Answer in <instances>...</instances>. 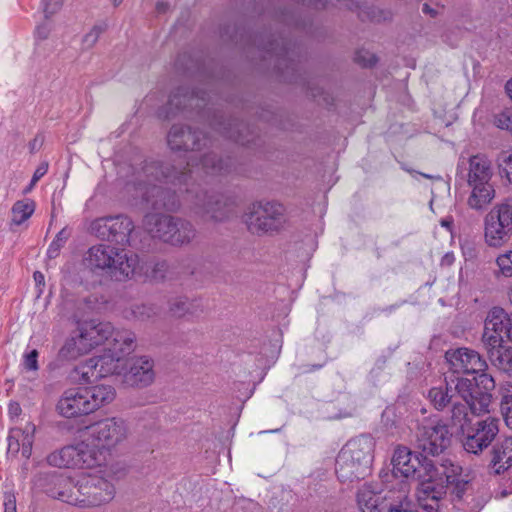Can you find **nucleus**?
<instances>
[{
    "instance_id": "1",
    "label": "nucleus",
    "mask_w": 512,
    "mask_h": 512,
    "mask_svg": "<svg viewBox=\"0 0 512 512\" xmlns=\"http://www.w3.org/2000/svg\"><path fill=\"white\" fill-rule=\"evenodd\" d=\"M230 171V160L218 159L214 154L205 155L200 163L193 164L188 161L183 168L151 161L142 168L137 186L143 191V198L152 209L177 211L180 201L176 192L163 184L185 185L194 212L202 218L222 222L232 214L231 201L220 193L195 192L194 195L192 186L203 175H224Z\"/></svg>"
},
{
    "instance_id": "2",
    "label": "nucleus",
    "mask_w": 512,
    "mask_h": 512,
    "mask_svg": "<svg viewBox=\"0 0 512 512\" xmlns=\"http://www.w3.org/2000/svg\"><path fill=\"white\" fill-rule=\"evenodd\" d=\"M391 462L393 466L391 485L397 487L398 482H405L398 480V477L417 480L418 503L426 512H436L438 509L437 501L444 493L441 476L450 473L446 477L452 479L455 471L458 470L449 459L436 463L422 453L420 455L413 454L405 446L395 448Z\"/></svg>"
},
{
    "instance_id": "3",
    "label": "nucleus",
    "mask_w": 512,
    "mask_h": 512,
    "mask_svg": "<svg viewBox=\"0 0 512 512\" xmlns=\"http://www.w3.org/2000/svg\"><path fill=\"white\" fill-rule=\"evenodd\" d=\"M495 387L496 381L491 374H481L475 379V383L468 378H457L455 390L464 403L458 401L452 403L451 425L460 432L467 431L472 424L467 408L475 416L489 413L492 402L491 392Z\"/></svg>"
},
{
    "instance_id": "4",
    "label": "nucleus",
    "mask_w": 512,
    "mask_h": 512,
    "mask_svg": "<svg viewBox=\"0 0 512 512\" xmlns=\"http://www.w3.org/2000/svg\"><path fill=\"white\" fill-rule=\"evenodd\" d=\"M374 440L368 435L349 440L336 458V474L341 482H353L370 474Z\"/></svg>"
},
{
    "instance_id": "5",
    "label": "nucleus",
    "mask_w": 512,
    "mask_h": 512,
    "mask_svg": "<svg viewBox=\"0 0 512 512\" xmlns=\"http://www.w3.org/2000/svg\"><path fill=\"white\" fill-rule=\"evenodd\" d=\"M85 263L92 270L105 271L116 280L122 281L135 274L139 258L134 253L99 244L88 250Z\"/></svg>"
},
{
    "instance_id": "6",
    "label": "nucleus",
    "mask_w": 512,
    "mask_h": 512,
    "mask_svg": "<svg viewBox=\"0 0 512 512\" xmlns=\"http://www.w3.org/2000/svg\"><path fill=\"white\" fill-rule=\"evenodd\" d=\"M142 225L152 238L172 246L187 245L196 237V229L190 221L168 214L147 213Z\"/></svg>"
},
{
    "instance_id": "7",
    "label": "nucleus",
    "mask_w": 512,
    "mask_h": 512,
    "mask_svg": "<svg viewBox=\"0 0 512 512\" xmlns=\"http://www.w3.org/2000/svg\"><path fill=\"white\" fill-rule=\"evenodd\" d=\"M47 461L50 465L64 468L92 469L105 461L104 451L91 440L80 437V441L51 453Z\"/></svg>"
},
{
    "instance_id": "8",
    "label": "nucleus",
    "mask_w": 512,
    "mask_h": 512,
    "mask_svg": "<svg viewBox=\"0 0 512 512\" xmlns=\"http://www.w3.org/2000/svg\"><path fill=\"white\" fill-rule=\"evenodd\" d=\"M129 434L127 423L117 417L105 418L80 430L79 437L91 440L104 452L124 442Z\"/></svg>"
},
{
    "instance_id": "9",
    "label": "nucleus",
    "mask_w": 512,
    "mask_h": 512,
    "mask_svg": "<svg viewBox=\"0 0 512 512\" xmlns=\"http://www.w3.org/2000/svg\"><path fill=\"white\" fill-rule=\"evenodd\" d=\"M483 236L490 248H501L512 237V205L496 204L483 219Z\"/></svg>"
},
{
    "instance_id": "10",
    "label": "nucleus",
    "mask_w": 512,
    "mask_h": 512,
    "mask_svg": "<svg viewBox=\"0 0 512 512\" xmlns=\"http://www.w3.org/2000/svg\"><path fill=\"white\" fill-rule=\"evenodd\" d=\"M114 496V485L99 475L83 474L77 479L75 506L98 507L109 503Z\"/></svg>"
},
{
    "instance_id": "11",
    "label": "nucleus",
    "mask_w": 512,
    "mask_h": 512,
    "mask_svg": "<svg viewBox=\"0 0 512 512\" xmlns=\"http://www.w3.org/2000/svg\"><path fill=\"white\" fill-rule=\"evenodd\" d=\"M246 224L252 233L278 231L285 223V208L277 202H257L248 208Z\"/></svg>"
},
{
    "instance_id": "12",
    "label": "nucleus",
    "mask_w": 512,
    "mask_h": 512,
    "mask_svg": "<svg viewBox=\"0 0 512 512\" xmlns=\"http://www.w3.org/2000/svg\"><path fill=\"white\" fill-rule=\"evenodd\" d=\"M511 327V319L504 309L494 307L488 312L482 335L487 354L510 346Z\"/></svg>"
},
{
    "instance_id": "13",
    "label": "nucleus",
    "mask_w": 512,
    "mask_h": 512,
    "mask_svg": "<svg viewBox=\"0 0 512 512\" xmlns=\"http://www.w3.org/2000/svg\"><path fill=\"white\" fill-rule=\"evenodd\" d=\"M450 440L447 426L439 419H426L418 427L417 448L427 458L442 453L449 446Z\"/></svg>"
},
{
    "instance_id": "14",
    "label": "nucleus",
    "mask_w": 512,
    "mask_h": 512,
    "mask_svg": "<svg viewBox=\"0 0 512 512\" xmlns=\"http://www.w3.org/2000/svg\"><path fill=\"white\" fill-rule=\"evenodd\" d=\"M133 229V221L124 215L101 217L95 219L90 225V231L96 237L120 245L129 243Z\"/></svg>"
},
{
    "instance_id": "15",
    "label": "nucleus",
    "mask_w": 512,
    "mask_h": 512,
    "mask_svg": "<svg viewBox=\"0 0 512 512\" xmlns=\"http://www.w3.org/2000/svg\"><path fill=\"white\" fill-rule=\"evenodd\" d=\"M499 433V419L487 417L471 424L467 431L462 432L463 448L466 452L479 454L494 441Z\"/></svg>"
},
{
    "instance_id": "16",
    "label": "nucleus",
    "mask_w": 512,
    "mask_h": 512,
    "mask_svg": "<svg viewBox=\"0 0 512 512\" xmlns=\"http://www.w3.org/2000/svg\"><path fill=\"white\" fill-rule=\"evenodd\" d=\"M445 359L449 364V369L455 374H477V378L486 372L487 363L482 356L475 350L460 347L449 349L445 353ZM475 379H472L475 383Z\"/></svg>"
},
{
    "instance_id": "17",
    "label": "nucleus",
    "mask_w": 512,
    "mask_h": 512,
    "mask_svg": "<svg viewBox=\"0 0 512 512\" xmlns=\"http://www.w3.org/2000/svg\"><path fill=\"white\" fill-rule=\"evenodd\" d=\"M396 486L387 484L379 488L377 484H364L358 491L357 503L361 512H387L388 498L393 495Z\"/></svg>"
},
{
    "instance_id": "18",
    "label": "nucleus",
    "mask_w": 512,
    "mask_h": 512,
    "mask_svg": "<svg viewBox=\"0 0 512 512\" xmlns=\"http://www.w3.org/2000/svg\"><path fill=\"white\" fill-rule=\"evenodd\" d=\"M43 481L42 486L47 495L75 506L77 481L56 472L46 474Z\"/></svg>"
},
{
    "instance_id": "19",
    "label": "nucleus",
    "mask_w": 512,
    "mask_h": 512,
    "mask_svg": "<svg viewBox=\"0 0 512 512\" xmlns=\"http://www.w3.org/2000/svg\"><path fill=\"white\" fill-rule=\"evenodd\" d=\"M168 145L172 150L196 151L206 145L207 138L200 131L189 126L174 125L167 136Z\"/></svg>"
},
{
    "instance_id": "20",
    "label": "nucleus",
    "mask_w": 512,
    "mask_h": 512,
    "mask_svg": "<svg viewBox=\"0 0 512 512\" xmlns=\"http://www.w3.org/2000/svg\"><path fill=\"white\" fill-rule=\"evenodd\" d=\"M82 387H71L63 391L57 404V412L64 418L72 419L89 414Z\"/></svg>"
},
{
    "instance_id": "21",
    "label": "nucleus",
    "mask_w": 512,
    "mask_h": 512,
    "mask_svg": "<svg viewBox=\"0 0 512 512\" xmlns=\"http://www.w3.org/2000/svg\"><path fill=\"white\" fill-rule=\"evenodd\" d=\"M35 432L36 426L31 422H28L23 428H11L7 437V454L15 457L21 452L25 459H29L32 454Z\"/></svg>"
},
{
    "instance_id": "22",
    "label": "nucleus",
    "mask_w": 512,
    "mask_h": 512,
    "mask_svg": "<svg viewBox=\"0 0 512 512\" xmlns=\"http://www.w3.org/2000/svg\"><path fill=\"white\" fill-rule=\"evenodd\" d=\"M153 367V361L148 357L132 359L128 370L124 372L125 383L136 387L150 385L155 378Z\"/></svg>"
},
{
    "instance_id": "23",
    "label": "nucleus",
    "mask_w": 512,
    "mask_h": 512,
    "mask_svg": "<svg viewBox=\"0 0 512 512\" xmlns=\"http://www.w3.org/2000/svg\"><path fill=\"white\" fill-rule=\"evenodd\" d=\"M82 388L89 414L109 405L116 397V390L111 385L97 384Z\"/></svg>"
},
{
    "instance_id": "24",
    "label": "nucleus",
    "mask_w": 512,
    "mask_h": 512,
    "mask_svg": "<svg viewBox=\"0 0 512 512\" xmlns=\"http://www.w3.org/2000/svg\"><path fill=\"white\" fill-rule=\"evenodd\" d=\"M512 466V436L500 438L491 450L490 467L500 474Z\"/></svg>"
},
{
    "instance_id": "25",
    "label": "nucleus",
    "mask_w": 512,
    "mask_h": 512,
    "mask_svg": "<svg viewBox=\"0 0 512 512\" xmlns=\"http://www.w3.org/2000/svg\"><path fill=\"white\" fill-rule=\"evenodd\" d=\"M114 327L110 322H88L85 323L80 332L82 334V338L86 341V343L91 344V349L95 346H98L102 343H106L109 345V341L111 340V336L114 332Z\"/></svg>"
},
{
    "instance_id": "26",
    "label": "nucleus",
    "mask_w": 512,
    "mask_h": 512,
    "mask_svg": "<svg viewBox=\"0 0 512 512\" xmlns=\"http://www.w3.org/2000/svg\"><path fill=\"white\" fill-rule=\"evenodd\" d=\"M470 194L467 206L477 212H483L495 198V189L492 183L468 184Z\"/></svg>"
},
{
    "instance_id": "27",
    "label": "nucleus",
    "mask_w": 512,
    "mask_h": 512,
    "mask_svg": "<svg viewBox=\"0 0 512 512\" xmlns=\"http://www.w3.org/2000/svg\"><path fill=\"white\" fill-rule=\"evenodd\" d=\"M492 175V162L486 155L477 154L469 158L467 184L491 183Z\"/></svg>"
},
{
    "instance_id": "28",
    "label": "nucleus",
    "mask_w": 512,
    "mask_h": 512,
    "mask_svg": "<svg viewBox=\"0 0 512 512\" xmlns=\"http://www.w3.org/2000/svg\"><path fill=\"white\" fill-rule=\"evenodd\" d=\"M92 367H98L101 377L121 374L126 367V360L119 357L106 347L103 354L90 358Z\"/></svg>"
},
{
    "instance_id": "29",
    "label": "nucleus",
    "mask_w": 512,
    "mask_h": 512,
    "mask_svg": "<svg viewBox=\"0 0 512 512\" xmlns=\"http://www.w3.org/2000/svg\"><path fill=\"white\" fill-rule=\"evenodd\" d=\"M204 94L198 92H190L187 88L181 87L170 96L169 106L171 109H200L205 105Z\"/></svg>"
},
{
    "instance_id": "30",
    "label": "nucleus",
    "mask_w": 512,
    "mask_h": 512,
    "mask_svg": "<svg viewBox=\"0 0 512 512\" xmlns=\"http://www.w3.org/2000/svg\"><path fill=\"white\" fill-rule=\"evenodd\" d=\"M135 340V334L130 330H114L108 345L109 351L125 359L126 355L134 351L136 346Z\"/></svg>"
},
{
    "instance_id": "31",
    "label": "nucleus",
    "mask_w": 512,
    "mask_h": 512,
    "mask_svg": "<svg viewBox=\"0 0 512 512\" xmlns=\"http://www.w3.org/2000/svg\"><path fill=\"white\" fill-rule=\"evenodd\" d=\"M410 487L408 482H398L393 495L388 498L387 512H418L409 499Z\"/></svg>"
},
{
    "instance_id": "32",
    "label": "nucleus",
    "mask_w": 512,
    "mask_h": 512,
    "mask_svg": "<svg viewBox=\"0 0 512 512\" xmlns=\"http://www.w3.org/2000/svg\"><path fill=\"white\" fill-rule=\"evenodd\" d=\"M91 350V344L86 343L81 332L77 336L66 339L58 352V359L61 361L76 360Z\"/></svg>"
},
{
    "instance_id": "33",
    "label": "nucleus",
    "mask_w": 512,
    "mask_h": 512,
    "mask_svg": "<svg viewBox=\"0 0 512 512\" xmlns=\"http://www.w3.org/2000/svg\"><path fill=\"white\" fill-rule=\"evenodd\" d=\"M213 127L215 130L219 131L223 136L232 139L233 141L240 143L241 145H246L249 143V140L246 139L242 134L244 130H247V127L243 122H240L236 119H221L213 123Z\"/></svg>"
},
{
    "instance_id": "34",
    "label": "nucleus",
    "mask_w": 512,
    "mask_h": 512,
    "mask_svg": "<svg viewBox=\"0 0 512 512\" xmlns=\"http://www.w3.org/2000/svg\"><path fill=\"white\" fill-rule=\"evenodd\" d=\"M455 393H457L455 386L452 387V385L445 380L443 384L432 387L428 391V399L435 409L441 411L446 408L448 404L454 402L453 398Z\"/></svg>"
},
{
    "instance_id": "35",
    "label": "nucleus",
    "mask_w": 512,
    "mask_h": 512,
    "mask_svg": "<svg viewBox=\"0 0 512 512\" xmlns=\"http://www.w3.org/2000/svg\"><path fill=\"white\" fill-rule=\"evenodd\" d=\"M452 465L457 467L458 470L455 471V475L452 479H447V475H450V473H446L445 475L441 476L442 478V481H443V490H444V493L443 495H441V497L439 498V500L437 501V505H438V509L436 512H440L442 506H443V501L445 499V496L447 494V488L452 485L453 486V491H452V494L454 495V497L456 499H461L463 494L465 493V490H466V486H467V481L463 480V479H460V475H461V471H462V468L458 465V464H455L452 462Z\"/></svg>"
},
{
    "instance_id": "36",
    "label": "nucleus",
    "mask_w": 512,
    "mask_h": 512,
    "mask_svg": "<svg viewBox=\"0 0 512 512\" xmlns=\"http://www.w3.org/2000/svg\"><path fill=\"white\" fill-rule=\"evenodd\" d=\"M35 208L36 203L32 199L16 201L11 208L10 228L24 224L33 215Z\"/></svg>"
},
{
    "instance_id": "37",
    "label": "nucleus",
    "mask_w": 512,
    "mask_h": 512,
    "mask_svg": "<svg viewBox=\"0 0 512 512\" xmlns=\"http://www.w3.org/2000/svg\"><path fill=\"white\" fill-rule=\"evenodd\" d=\"M125 313L126 318L147 321L158 317L161 313V308L154 303L133 304Z\"/></svg>"
},
{
    "instance_id": "38",
    "label": "nucleus",
    "mask_w": 512,
    "mask_h": 512,
    "mask_svg": "<svg viewBox=\"0 0 512 512\" xmlns=\"http://www.w3.org/2000/svg\"><path fill=\"white\" fill-rule=\"evenodd\" d=\"M200 308L199 301L187 297H176L170 301L169 310L175 317L195 314Z\"/></svg>"
},
{
    "instance_id": "39",
    "label": "nucleus",
    "mask_w": 512,
    "mask_h": 512,
    "mask_svg": "<svg viewBox=\"0 0 512 512\" xmlns=\"http://www.w3.org/2000/svg\"><path fill=\"white\" fill-rule=\"evenodd\" d=\"M493 366L512 377V347L507 346L487 354Z\"/></svg>"
},
{
    "instance_id": "40",
    "label": "nucleus",
    "mask_w": 512,
    "mask_h": 512,
    "mask_svg": "<svg viewBox=\"0 0 512 512\" xmlns=\"http://www.w3.org/2000/svg\"><path fill=\"white\" fill-rule=\"evenodd\" d=\"M108 28L106 21L97 22L89 32H87L82 39V45L84 49H91L98 41L100 35L104 33Z\"/></svg>"
},
{
    "instance_id": "41",
    "label": "nucleus",
    "mask_w": 512,
    "mask_h": 512,
    "mask_svg": "<svg viewBox=\"0 0 512 512\" xmlns=\"http://www.w3.org/2000/svg\"><path fill=\"white\" fill-rule=\"evenodd\" d=\"M70 231L67 228L61 229L47 249V256L50 259L58 257L61 248L65 245L70 237Z\"/></svg>"
},
{
    "instance_id": "42",
    "label": "nucleus",
    "mask_w": 512,
    "mask_h": 512,
    "mask_svg": "<svg viewBox=\"0 0 512 512\" xmlns=\"http://www.w3.org/2000/svg\"><path fill=\"white\" fill-rule=\"evenodd\" d=\"M495 263L498 267V275L506 278H512V250L499 254Z\"/></svg>"
},
{
    "instance_id": "43",
    "label": "nucleus",
    "mask_w": 512,
    "mask_h": 512,
    "mask_svg": "<svg viewBox=\"0 0 512 512\" xmlns=\"http://www.w3.org/2000/svg\"><path fill=\"white\" fill-rule=\"evenodd\" d=\"M75 371L79 374L83 382H91L97 378H102L98 367H92L90 359L76 367Z\"/></svg>"
},
{
    "instance_id": "44",
    "label": "nucleus",
    "mask_w": 512,
    "mask_h": 512,
    "mask_svg": "<svg viewBox=\"0 0 512 512\" xmlns=\"http://www.w3.org/2000/svg\"><path fill=\"white\" fill-rule=\"evenodd\" d=\"M39 352L36 349L25 351L22 357V367L26 371L36 372L39 369L38 365Z\"/></svg>"
},
{
    "instance_id": "45",
    "label": "nucleus",
    "mask_w": 512,
    "mask_h": 512,
    "mask_svg": "<svg viewBox=\"0 0 512 512\" xmlns=\"http://www.w3.org/2000/svg\"><path fill=\"white\" fill-rule=\"evenodd\" d=\"M501 412L506 425L512 429V393H504L501 399Z\"/></svg>"
},
{
    "instance_id": "46",
    "label": "nucleus",
    "mask_w": 512,
    "mask_h": 512,
    "mask_svg": "<svg viewBox=\"0 0 512 512\" xmlns=\"http://www.w3.org/2000/svg\"><path fill=\"white\" fill-rule=\"evenodd\" d=\"M152 276L156 280L172 279L170 265L166 261L157 262L153 267Z\"/></svg>"
},
{
    "instance_id": "47",
    "label": "nucleus",
    "mask_w": 512,
    "mask_h": 512,
    "mask_svg": "<svg viewBox=\"0 0 512 512\" xmlns=\"http://www.w3.org/2000/svg\"><path fill=\"white\" fill-rule=\"evenodd\" d=\"M53 29V23L46 18L45 21L38 24L35 28V37L37 40H46Z\"/></svg>"
},
{
    "instance_id": "48",
    "label": "nucleus",
    "mask_w": 512,
    "mask_h": 512,
    "mask_svg": "<svg viewBox=\"0 0 512 512\" xmlns=\"http://www.w3.org/2000/svg\"><path fill=\"white\" fill-rule=\"evenodd\" d=\"M495 125L500 129L512 131V111H504L495 117Z\"/></svg>"
},
{
    "instance_id": "49",
    "label": "nucleus",
    "mask_w": 512,
    "mask_h": 512,
    "mask_svg": "<svg viewBox=\"0 0 512 512\" xmlns=\"http://www.w3.org/2000/svg\"><path fill=\"white\" fill-rule=\"evenodd\" d=\"M63 2L64 0H42L45 18H49L57 13L61 9Z\"/></svg>"
},
{
    "instance_id": "50",
    "label": "nucleus",
    "mask_w": 512,
    "mask_h": 512,
    "mask_svg": "<svg viewBox=\"0 0 512 512\" xmlns=\"http://www.w3.org/2000/svg\"><path fill=\"white\" fill-rule=\"evenodd\" d=\"M48 171V163L44 162V163H41L35 170L33 176H32V179H31V182H30V185L29 187L26 189V192L30 191L34 185L47 173Z\"/></svg>"
},
{
    "instance_id": "51",
    "label": "nucleus",
    "mask_w": 512,
    "mask_h": 512,
    "mask_svg": "<svg viewBox=\"0 0 512 512\" xmlns=\"http://www.w3.org/2000/svg\"><path fill=\"white\" fill-rule=\"evenodd\" d=\"M4 512H17L16 496L13 492L4 493Z\"/></svg>"
},
{
    "instance_id": "52",
    "label": "nucleus",
    "mask_w": 512,
    "mask_h": 512,
    "mask_svg": "<svg viewBox=\"0 0 512 512\" xmlns=\"http://www.w3.org/2000/svg\"><path fill=\"white\" fill-rule=\"evenodd\" d=\"M502 162L504 164V171L510 183H512V153L509 155L503 154Z\"/></svg>"
},
{
    "instance_id": "53",
    "label": "nucleus",
    "mask_w": 512,
    "mask_h": 512,
    "mask_svg": "<svg viewBox=\"0 0 512 512\" xmlns=\"http://www.w3.org/2000/svg\"><path fill=\"white\" fill-rule=\"evenodd\" d=\"M22 412L21 406L17 402H10L8 405V415L11 419L17 418Z\"/></svg>"
},
{
    "instance_id": "54",
    "label": "nucleus",
    "mask_w": 512,
    "mask_h": 512,
    "mask_svg": "<svg viewBox=\"0 0 512 512\" xmlns=\"http://www.w3.org/2000/svg\"><path fill=\"white\" fill-rule=\"evenodd\" d=\"M169 9V4L165 1H158L156 3V10L158 13H165Z\"/></svg>"
},
{
    "instance_id": "55",
    "label": "nucleus",
    "mask_w": 512,
    "mask_h": 512,
    "mask_svg": "<svg viewBox=\"0 0 512 512\" xmlns=\"http://www.w3.org/2000/svg\"><path fill=\"white\" fill-rule=\"evenodd\" d=\"M33 278H34V281L35 283L40 286V285H44V275L40 272V271H36L34 272L33 274Z\"/></svg>"
},
{
    "instance_id": "56",
    "label": "nucleus",
    "mask_w": 512,
    "mask_h": 512,
    "mask_svg": "<svg viewBox=\"0 0 512 512\" xmlns=\"http://www.w3.org/2000/svg\"><path fill=\"white\" fill-rule=\"evenodd\" d=\"M422 11L425 13V14H429V15H432L434 16L436 14V11L434 9H432L428 4H424L423 7H422Z\"/></svg>"
},
{
    "instance_id": "57",
    "label": "nucleus",
    "mask_w": 512,
    "mask_h": 512,
    "mask_svg": "<svg viewBox=\"0 0 512 512\" xmlns=\"http://www.w3.org/2000/svg\"><path fill=\"white\" fill-rule=\"evenodd\" d=\"M505 88H506V92H507L508 96H509V97L511 98V100H512V79H511V80H509V81L507 82V84H506V87H505Z\"/></svg>"
},
{
    "instance_id": "58",
    "label": "nucleus",
    "mask_w": 512,
    "mask_h": 512,
    "mask_svg": "<svg viewBox=\"0 0 512 512\" xmlns=\"http://www.w3.org/2000/svg\"><path fill=\"white\" fill-rule=\"evenodd\" d=\"M375 63L374 56L371 55L367 61L363 63L364 66H372Z\"/></svg>"
},
{
    "instance_id": "59",
    "label": "nucleus",
    "mask_w": 512,
    "mask_h": 512,
    "mask_svg": "<svg viewBox=\"0 0 512 512\" xmlns=\"http://www.w3.org/2000/svg\"><path fill=\"white\" fill-rule=\"evenodd\" d=\"M37 144H38V140H37V138H35V139L30 143V147H31V150H32V151L36 148Z\"/></svg>"
},
{
    "instance_id": "60",
    "label": "nucleus",
    "mask_w": 512,
    "mask_h": 512,
    "mask_svg": "<svg viewBox=\"0 0 512 512\" xmlns=\"http://www.w3.org/2000/svg\"><path fill=\"white\" fill-rule=\"evenodd\" d=\"M451 224V221H448V220H442L441 221V225L442 226H445V227H449Z\"/></svg>"
},
{
    "instance_id": "61",
    "label": "nucleus",
    "mask_w": 512,
    "mask_h": 512,
    "mask_svg": "<svg viewBox=\"0 0 512 512\" xmlns=\"http://www.w3.org/2000/svg\"><path fill=\"white\" fill-rule=\"evenodd\" d=\"M398 306L397 305H392V306H389L388 308L384 309V311H388V312H392L393 310H395Z\"/></svg>"
},
{
    "instance_id": "62",
    "label": "nucleus",
    "mask_w": 512,
    "mask_h": 512,
    "mask_svg": "<svg viewBox=\"0 0 512 512\" xmlns=\"http://www.w3.org/2000/svg\"><path fill=\"white\" fill-rule=\"evenodd\" d=\"M122 1L123 0H113L115 6H118L119 4H121Z\"/></svg>"
},
{
    "instance_id": "63",
    "label": "nucleus",
    "mask_w": 512,
    "mask_h": 512,
    "mask_svg": "<svg viewBox=\"0 0 512 512\" xmlns=\"http://www.w3.org/2000/svg\"><path fill=\"white\" fill-rule=\"evenodd\" d=\"M508 295H509V300L512 303V287L510 288V291H509Z\"/></svg>"
},
{
    "instance_id": "64",
    "label": "nucleus",
    "mask_w": 512,
    "mask_h": 512,
    "mask_svg": "<svg viewBox=\"0 0 512 512\" xmlns=\"http://www.w3.org/2000/svg\"><path fill=\"white\" fill-rule=\"evenodd\" d=\"M467 255H469L470 257H472V256H473L472 249H469V250H468Z\"/></svg>"
}]
</instances>
